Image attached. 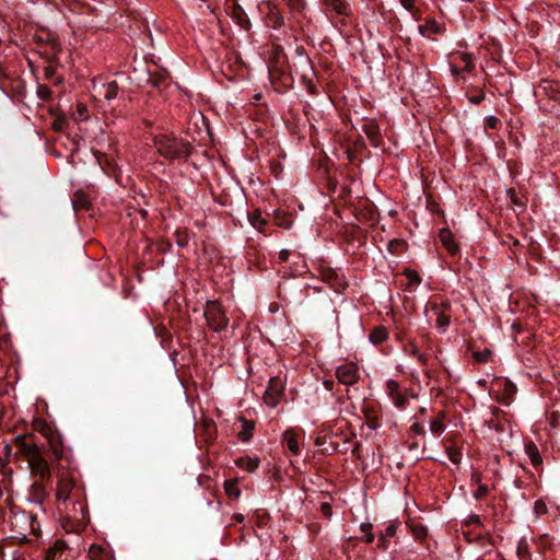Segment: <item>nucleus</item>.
<instances>
[{"mask_svg":"<svg viewBox=\"0 0 560 560\" xmlns=\"http://www.w3.org/2000/svg\"><path fill=\"white\" fill-rule=\"evenodd\" d=\"M420 32L423 34L424 30H429L433 33L439 31V25L435 21L429 22L425 26H419Z\"/></svg>","mask_w":560,"mask_h":560,"instance_id":"nucleus-42","label":"nucleus"},{"mask_svg":"<svg viewBox=\"0 0 560 560\" xmlns=\"http://www.w3.org/2000/svg\"><path fill=\"white\" fill-rule=\"evenodd\" d=\"M499 125H500V120L495 116H489L485 120L486 128L497 129Z\"/></svg>","mask_w":560,"mask_h":560,"instance_id":"nucleus-39","label":"nucleus"},{"mask_svg":"<svg viewBox=\"0 0 560 560\" xmlns=\"http://www.w3.org/2000/svg\"><path fill=\"white\" fill-rule=\"evenodd\" d=\"M14 445L18 452L26 459L32 476L38 477L42 480L50 479V465L31 438L16 435Z\"/></svg>","mask_w":560,"mask_h":560,"instance_id":"nucleus-1","label":"nucleus"},{"mask_svg":"<svg viewBox=\"0 0 560 560\" xmlns=\"http://www.w3.org/2000/svg\"><path fill=\"white\" fill-rule=\"evenodd\" d=\"M335 375L339 383L346 386L354 385L360 378L359 368L353 362H346L338 365Z\"/></svg>","mask_w":560,"mask_h":560,"instance_id":"nucleus-10","label":"nucleus"},{"mask_svg":"<svg viewBox=\"0 0 560 560\" xmlns=\"http://www.w3.org/2000/svg\"><path fill=\"white\" fill-rule=\"evenodd\" d=\"M400 3L408 11H412L415 7V0H400Z\"/></svg>","mask_w":560,"mask_h":560,"instance_id":"nucleus-46","label":"nucleus"},{"mask_svg":"<svg viewBox=\"0 0 560 560\" xmlns=\"http://www.w3.org/2000/svg\"><path fill=\"white\" fill-rule=\"evenodd\" d=\"M354 436H355V434H353V433H352L350 436H346V438H345V440H343V442H345V443H350V442H351V440H352V438H354Z\"/></svg>","mask_w":560,"mask_h":560,"instance_id":"nucleus-51","label":"nucleus"},{"mask_svg":"<svg viewBox=\"0 0 560 560\" xmlns=\"http://www.w3.org/2000/svg\"><path fill=\"white\" fill-rule=\"evenodd\" d=\"M405 275L409 279V282L412 283V284H418L421 281L418 272L415 271V270L406 269L405 270Z\"/></svg>","mask_w":560,"mask_h":560,"instance_id":"nucleus-38","label":"nucleus"},{"mask_svg":"<svg viewBox=\"0 0 560 560\" xmlns=\"http://www.w3.org/2000/svg\"><path fill=\"white\" fill-rule=\"evenodd\" d=\"M174 235L176 238V244L179 247H186L188 245L189 237L186 231L177 230Z\"/></svg>","mask_w":560,"mask_h":560,"instance_id":"nucleus-33","label":"nucleus"},{"mask_svg":"<svg viewBox=\"0 0 560 560\" xmlns=\"http://www.w3.org/2000/svg\"><path fill=\"white\" fill-rule=\"evenodd\" d=\"M283 440L292 455L296 456L300 454L299 434L294 430H287L283 434Z\"/></svg>","mask_w":560,"mask_h":560,"instance_id":"nucleus-17","label":"nucleus"},{"mask_svg":"<svg viewBox=\"0 0 560 560\" xmlns=\"http://www.w3.org/2000/svg\"><path fill=\"white\" fill-rule=\"evenodd\" d=\"M52 450H54V454H55V457L57 459H60L62 457V450L61 448H58L56 446H52Z\"/></svg>","mask_w":560,"mask_h":560,"instance_id":"nucleus-48","label":"nucleus"},{"mask_svg":"<svg viewBox=\"0 0 560 560\" xmlns=\"http://www.w3.org/2000/svg\"><path fill=\"white\" fill-rule=\"evenodd\" d=\"M373 525L370 522H364L360 525V529L364 533V541L372 544L374 541V534L372 533Z\"/></svg>","mask_w":560,"mask_h":560,"instance_id":"nucleus-29","label":"nucleus"},{"mask_svg":"<svg viewBox=\"0 0 560 560\" xmlns=\"http://www.w3.org/2000/svg\"><path fill=\"white\" fill-rule=\"evenodd\" d=\"M540 88H542L545 91H547L548 89H552V84L548 81H545Z\"/></svg>","mask_w":560,"mask_h":560,"instance_id":"nucleus-49","label":"nucleus"},{"mask_svg":"<svg viewBox=\"0 0 560 560\" xmlns=\"http://www.w3.org/2000/svg\"><path fill=\"white\" fill-rule=\"evenodd\" d=\"M406 247V243L402 240L394 238L389 241L387 245V249L392 254H398L404 250Z\"/></svg>","mask_w":560,"mask_h":560,"instance_id":"nucleus-30","label":"nucleus"},{"mask_svg":"<svg viewBox=\"0 0 560 560\" xmlns=\"http://www.w3.org/2000/svg\"><path fill=\"white\" fill-rule=\"evenodd\" d=\"M320 511L327 518H330L332 515L331 505L328 502L320 504Z\"/></svg>","mask_w":560,"mask_h":560,"instance_id":"nucleus-43","label":"nucleus"},{"mask_svg":"<svg viewBox=\"0 0 560 560\" xmlns=\"http://www.w3.org/2000/svg\"><path fill=\"white\" fill-rule=\"evenodd\" d=\"M412 536L418 540H423L428 535V529L420 523L409 525Z\"/></svg>","mask_w":560,"mask_h":560,"instance_id":"nucleus-26","label":"nucleus"},{"mask_svg":"<svg viewBox=\"0 0 560 560\" xmlns=\"http://www.w3.org/2000/svg\"><path fill=\"white\" fill-rule=\"evenodd\" d=\"M47 495L46 487L40 481H35L31 486L30 499L31 501L42 504Z\"/></svg>","mask_w":560,"mask_h":560,"instance_id":"nucleus-19","label":"nucleus"},{"mask_svg":"<svg viewBox=\"0 0 560 560\" xmlns=\"http://www.w3.org/2000/svg\"><path fill=\"white\" fill-rule=\"evenodd\" d=\"M405 351L410 354V355H413L416 357L420 362L424 363L427 361V355L424 353H421L417 347V345L415 342H409L406 347H405Z\"/></svg>","mask_w":560,"mask_h":560,"instance_id":"nucleus-28","label":"nucleus"},{"mask_svg":"<svg viewBox=\"0 0 560 560\" xmlns=\"http://www.w3.org/2000/svg\"><path fill=\"white\" fill-rule=\"evenodd\" d=\"M410 432L415 435H424L425 433V430H424V427L420 423H413L411 427H410Z\"/></svg>","mask_w":560,"mask_h":560,"instance_id":"nucleus-41","label":"nucleus"},{"mask_svg":"<svg viewBox=\"0 0 560 560\" xmlns=\"http://www.w3.org/2000/svg\"><path fill=\"white\" fill-rule=\"evenodd\" d=\"M93 91L106 101H112L117 97L119 86L114 80L106 81L103 78H97L93 80Z\"/></svg>","mask_w":560,"mask_h":560,"instance_id":"nucleus-12","label":"nucleus"},{"mask_svg":"<svg viewBox=\"0 0 560 560\" xmlns=\"http://www.w3.org/2000/svg\"><path fill=\"white\" fill-rule=\"evenodd\" d=\"M360 447H361V444L359 442H355L353 444V448L351 450L352 455H354L357 458H361Z\"/></svg>","mask_w":560,"mask_h":560,"instance_id":"nucleus-47","label":"nucleus"},{"mask_svg":"<svg viewBox=\"0 0 560 560\" xmlns=\"http://www.w3.org/2000/svg\"><path fill=\"white\" fill-rule=\"evenodd\" d=\"M324 440H325L324 438H317L316 441H315V444L316 445H322V444H324Z\"/></svg>","mask_w":560,"mask_h":560,"instance_id":"nucleus-52","label":"nucleus"},{"mask_svg":"<svg viewBox=\"0 0 560 560\" xmlns=\"http://www.w3.org/2000/svg\"><path fill=\"white\" fill-rule=\"evenodd\" d=\"M4 451H5L7 453H10V451H11V446H10L9 444H7V445L4 446Z\"/></svg>","mask_w":560,"mask_h":560,"instance_id":"nucleus-56","label":"nucleus"},{"mask_svg":"<svg viewBox=\"0 0 560 560\" xmlns=\"http://www.w3.org/2000/svg\"><path fill=\"white\" fill-rule=\"evenodd\" d=\"M203 315L209 327L213 331H222L226 328L229 319L222 306L217 301H208L203 311Z\"/></svg>","mask_w":560,"mask_h":560,"instance_id":"nucleus-5","label":"nucleus"},{"mask_svg":"<svg viewBox=\"0 0 560 560\" xmlns=\"http://www.w3.org/2000/svg\"><path fill=\"white\" fill-rule=\"evenodd\" d=\"M65 512L67 517L77 523L79 527L84 526L88 521L85 498L79 497L78 500L68 501Z\"/></svg>","mask_w":560,"mask_h":560,"instance_id":"nucleus-6","label":"nucleus"},{"mask_svg":"<svg viewBox=\"0 0 560 560\" xmlns=\"http://www.w3.org/2000/svg\"><path fill=\"white\" fill-rule=\"evenodd\" d=\"M89 558L90 560H110L109 550L97 544H93L89 549Z\"/></svg>","mask_w":560,"mask_h":560,"instance_id":"nucleus-20","label":"nucleus"},{"mask_svg":"<svg viewBox=\"0 0 560 560\" xmlns=\"http://www.w3.org/2000/svg\"><path fill=\"white\" fill-rule=\"evenodd\" d=\"M431 312L435 316L434 325L440 334L447 331L451 325L452 307L448 302L432 303Z\"/></svg>","mask_w":560,"mask_h":560,"instance_id":"nucleus-7","label":"nucleus"},{"mask_svg":"<svg viewBox=\"0 0 560 560\" xmlns=\"http://www.w3.org/2000/svg\"><path fill=\"white\" fill-rule=\"evenodd\" d=\"M79 497H84V491L79 482L77 471L60 468L57 472V501L66 504L70 500H78Z\"/></svg>","mask_w":560,"mask_h":560,"instance_id":"nucleus-2","label":"nucleus"},{"mask_svg":"<svg viewBox=\"0 0 560 560\" xmlns=\"http://www.w3.org/2000/svg\"><path fill=\"white\" fill-rule=\"evenodd\" d=\"M235 517L238 522H242L244 520V516L241 514L236 515Z\"/></svg>","mask_w":560,"mask_h":560,"instance_id":"nucleus-55","label":"nucleus"},{"mask_svg":"<svg viewBox=\"0 0 560 560\" xmlns=\"http://www.w3.org/2000/svg\"><path fill=\"white\" fill-rule=\"evenodd\" d=\"M75 551L62 539H57L46 551L45 560H74Z\"/></svg>","mask_w":560,"mask_h":560,"instance_id":"nucleus-9","label":"nucleus"},{"mask_svg":"<svg viewBox=\"0 0 560 560\" xmlns=\"http://www.w3.org/2000/svg\"><path fill=\"white\" fill-rule=\"evenodd\" d=\"M284 385L279 376L270 377L267 389L265 390V402L275 408L279 405L282 397Z\"/></svg>","mask_w":560,"mask_h":560,"instance_id":"nucleus-11","label":"nucleus"},{"mask_svg":"<svg viewBox=\"0 0 560 560\" xmlns=\"http://www.w3.org/2000/svg\"><path fill=\"white\" fill-rule=\"evenodd\" d=\"M552 98L560 101V92L556 91L555 94L551 95Z\"/></svg>","mask_w":560,"mask_h":560,"instance_id":"nucleus-50","label":"nucleus"},{"mask_svg":"<svg viewBox=\"0 0 560 560\" xmlns=\"http://www.w3.org/2000/svg\"><path fill=\"white\" fill-rule=\"evenodd\" d=\"M291 10L301 12L305 7V0H285Z\"/></svg>","mask_w":560,"mask_h":560,"instance_id":"nucleus-36","label":"nucleus"},{"mask_svg":"<svg viewBox=\"0 0 560 560\" xmlns=\"http://www.w3.org/2000/svg\"><path fill=\"white\" fill-rule=\"evenodd\" d=\"M224 489L230 498H238L241 495V489L238 488L236 480L225 481Z\"/></svg>","mask_w":560,"mask_h":560,"instance_id":"nucleus-27","label":"nucleus"},{"mask_svg":"<svg viewBox=\"0 0 560 560\" xmlns=\"http://www.w3.org/2000/svg\"><path fill=\"white\" fill-rule=\"evenodd\" d=\"M362 130L369 138L370 142L374 147H378L381 142V131L377 124L373 120H364Z\"/></svg>","mask_w":560,"mask_h":560,"instance_id":"nucleus-14","label":"nucleus"},{"mask_svg":"<svg viewBox=\"0 0 560 560\" xmlns=\"http://www.w3.org/2000/svg\"><path fill=\"white\" fill-rule=\"evenodd\" d=\"M308 90L313 93V86L312 85L308 86Z\"/></svg>","mask_w":560,"mask_h":560,"instance_id":"nucleus-58","label":"nucleus"},{"mask_svg":"<svg viewBox=\"0 0 560 560\" xmlns=\"http://www.w3.org/2000/svg\"><path fill=\"white\" fill-rule=\"evenodd\" d=\"M487 493H488V487L481 485V486H479L478 490L476 491L475 497L478 499V498L486 495Z\"/></svg>","mask_w":560,"mask_h":560,"instance_id":"nucleus-45","label":"nucleus"},{"mask_svg":"<svg viewBox=\"0 0 560 560\" xmlns=\"http://www.w3.org/2000/svg\"><path fill=\"white\" fill-rule=\"evenodd\" d=\"M270 20L272 21V25L275 28L281 27L284 23L283 16L277 12H271Z\"/></svg>","mask_w":560,"mask_h":560,"instance_id":"nucleus-37","label":"nucleus"},{"mask_svg":"<svg viewBox=\"0 0 560 560\" xmlns=\"http://www.w3.org/2000/svg\"><path fill=\"white\" fill-rule=\"evenodd\" d=\"M534 510L537 515L546 514L548 511L546 503L542 501H536L534 504Z\"/></svg>","mask_w":560,"mask_h":560,"instance_id":"nucleus-40","label":"nucleus"},{"mask_svg":"<svg viewBox=\"0 0 560 560\" xmlns=\"http://www.w3.org/2000/svg\"><path fill=\"white\" fill-rule=\"evenodd\" d=\"M13 537L19 540H32L38 537L40 525L34 514L26 512L14 513L11 521Z\"/></svg>","mask_w":560,"mask_h":560,"instance_id":"nucleus-4","label":"nucleus"},{"mask_svg":"<svg viewBox=\"0 0 560 560\" xmlns=\"http://www.w3.org/2000/svg\"><path fill=\"white\" fill-rule=\"evenodd\" d=\"M397 533V525L389 524L386 526L385 530L380 534L377 540V548L382 550H386L389 547V538L395 536Z\"/></svg>","mask_w":560,"mask_h":560,"instance_id":"nucleus-18","label":"nucleus"},{"mask_svg":"<svg viewBox=\"0 0 560 560\" xmlns=\"http://www.w3.org/2000/svg\"><path fill=\"white\" fill-rule=\"evenodd\" d=\"M386 393L397 408H404L407 404V396L400 390L399 384L394 380L386 382Z\"/></svg>","mask_w":560,"mask_h":560,"instance_id":"nucleus-13","label":"nucleus"},{"mask_svg":"<svg viewBox=\"0 0 560 560\" xmlns=\"http://www.w3.org/2000/svg\"><path fill=\"white\" fill-rule=\"evenodd\" d=\"M446 454H447L448 459L453 464L457 465L460 463L462 452L459 451V448L454 447V446H446Z\"/></svg>","mask_w":560,"mask_h":560,"instance_id":"nucleus-31","label":"nucleus"},{"mask_svg":"<svg viewBox=\"0 0 560 560\" xmlns=\"http://www.w3.org/2000/svg\"><path fill=\"white\" fill-rule=\"evenodd\" d=\"M236 466L248 471H255L259 466V459L257 457H241L236 462Z\"/></svg>","mask_w":560,"mask_h":560,"instance_id":"nucleus-22","label":"nucleus"},{"mask_svg":"<svg viewBox=\"0 0 560 560\" xmlns=\"http://www.w3.org/2000/svg\"><path fill=\"white\" fill-rule=\"evenodd\" d=\"M248 220L253 228H255L257 231L262 232L264 228L267 224V221L261 217V213L259 211H253L248 214Z\"/></svg>","mask_w":560,"mask_h":560,"instance_id":"nucleus-25","label":"nucleus"},{"mask_svg":"<svg viewBox=\"0 0 560 560\" xmlns=\"http://www.w3.org/2000/svg\"><path fill=\"white\" fill-rule=\"evenodd\" d=\"M369 339L373 345H381L388 339V330L384 326H377L372 329Z\"/></svg>","mask_w":560,"mask_h":560,"instance_id":"nucleus-21","label":"nucleus"},{"mask_svg":"<svg viewBox=\"0 0 560 560\" xmlns=\"http://www.w3.org/2000/svg\"><path fill=\"white\" fill-rule=\"evenodd\" d=\"M253 429H254V424L252 422L245 421L244 429L240 433V439L244 442L248 441L252 438Z\"/></svg>","mask_w":560,"mask_h":560,"instance_id":"nucleus-35","label":"nucleus"},{"mask_svg":"<svg viewBox=\"0 0 560 560\" xmlns=\"http://www.w3.org/2000/svg\"><path fill=\"white\" fill-rule=\"evenodd\" d=\"M525 453L528 456V458L530 459V463L533 464V466L537 467L542 463L539 451L534 443H527L525 445Z\"/></svg>","mask_w":560,"mask_h":560,"instance_id":"nucleus-24","label":"nucleus"},{"mask_svg":"<svg viewBox=\"0 0 560 560\" xmlns=\"http://www.w3.org/2000/svg\"><path fill=\"white\" fill-rule=\"evenodd\" d=\"M444 418L445 413L440 412L436 418L430 421L429 428L432 434L440 435L445 431Z\"/></svg>","mask_w":560,"mask_h":560,"instance_id":"nucleus-23","label":"nucleus"},{"mask_svg":"<svg viewBox=\"0 0 560 560\" xmlns=\"http://www.w3.org/2000/svg\"><path fill=\"white\" fill-rule=\"evenodd\" d=\"M290 254H291V253H290V250H289V249H281V250L279 252V255H278V261H279V262H284V261H287V260L289 259V257H290Z\"/></svg>","mask_w":560,"mask_h":560,"instance_id":"nucleus-44","label":"nucleus"},{"mask_svg":"<svg viewBox=\"0 0 560 560\" xmlns=\"http://www.w3.org/2000/svg\"><path fill=\"white\" fill-rule=\"evenodd\" d=\"M45 74H46V77H50L52 74V69L51 68H46L45 69Z\"/></svg>","mask_w":560,"mask_h":560,"instance_id":"nucleus-53","label":"nucleus"},{"mask_svg":"<svg viewBox=\"0 0 560 560\" xmlns=\"http://www.w3.org/2000/svg\"><path fill=\"white\" fill-rule=\"evenodd\" d=\"M439 237L443 246L448 250V253L454 255L458 252V245L456 244L454 235L450 229H442L440 231Z\"/></svg>","mask_w":560,"mask_h":560,"instance_id":"nucleus-16","label":"nucleus"},{"mask_svg":"<svg viewBox=\"0 0 560 560\" xmlns=\"http://www.w3.org/2000/svg\"><path fill=\"white\" fill-rule=\"evenodd\" d=\"M154 147L158 153L167 160L186 159L191 152L189 142L175 137L173 133L156 135Z\"/></svg>","mask_w":560,"mask_h":560,"instance_id":"nucleus-3","label":"nucleus"},{"mask_svg":"<svg viewBox=\"0 0 560 560\" xmlns=\"http://www.w3.org/2000/svg\"><path fill=\"white\" fill-rule=\"evenodd\" d=\"M331 448H332V452L337 451V445H332Z\"/></svg>","mask_w":560,"mask_h":560,"instance_id":"nucleus-57","label":"nucleus"},{"mask_svg":"<svg viewBox=\"0 0 560 560\" xmlns=\"http://www.w3.org/2000/svg\"><path fill=\"white\" fill-rule=\"evenodd\" d=\"M165 78L164 77H160L159 79H156L153 83L154 85H159L160 82H162Z\"/></svg>","mask_w":560,"mask_h":560,"instance_id":"nucleus-54","label":"nucleus"},{"mask_svg":"<svg viewBox=\"0 0 560 560\" xmlns=\"http://www.w3.org/2000/svg\"><path fill=\"white\" fill-rule=\"evenodd\" d=\"M492 357V352L488 349H485L482 351H476L474 352V359L475 361L479 362V363H487L490 361Z\"/></svg>","mask_w":560,"mask_h":560,"instance_id":"nucleus-32","label":"nucleus"},{"mask_svg":"<svg viewBox=\"0 0 560 560\" xmlns=\"http://www.w3.org/2000/svg\"><path fill=\"white\" fill-rule=\"evenodd\" d=\"M365 418H366V425L369 429L371 430H376L377 428L381 427V422L377 418L376 415H373V413H370V412H366L365 413Z\"/></svg>","mask_w":560,"mask_h":560,"instance_id":"nucleus-34","label":"nucleus"},{"mask_svg":"<svg viewBox=\"0 0 560 560\" xmlns=\"http://www.w3.org/2000/svg\"><path fill=\"white\" fill-rule=\"evenodd\" d=\"M475 68L472 55L469 52H453L451 55L450 70L452 75L458 77L464 72H471Z\"/></svg>","mask_w":560,"mask_h":560,"instance_id":"nucleus-8","label":"nucleus"},{"mask_svg":"<svg viewBox=\"0 0 560 560\" xmlns=\"http://www.w3.org/2000/svg\"><path fill=\"white\" fill-rule=\"evenodd\" d=\"M326 10L332 11L339 15L349 16L351 9L345 0H324Z\"/></svg>","mask_w":560,"mask_h":560,"instance_id":"nucleus-15","label":"nucleus"}]
</instances>
